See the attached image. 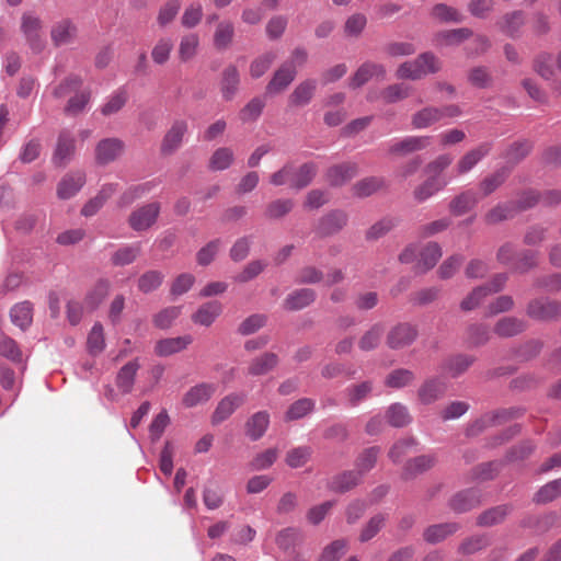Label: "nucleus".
Masks as SVG:
<instances>
[{
    "label": "nucleus",
    "mask_w": 561,
    "mask_h": 561,
    "mask_svg": "<svg viewBox=\"0 0 561 561\" xmlns=\"http://www.w3.org/2000/svg\"><path fill=\"white\" fill-rule=\"evenodd\" d=\"M317 174V165L313 162H307L299 168L293 163H286L278 171L270 176V183L274 186L288 185L290 188L301 190L308 186Z\"/></svg>",
    "instance_id": "1"
},
{
    "label": "nucleus",
    "mask_w": 561,
    "mask_h": 561,
    "mask_svg": "<svg viewBox=\"0 0 561 561\" xmlns=\"http://www.w3.org/2000/svg\"><path fill=\"white\" fill-rule=\"evenodd\" d=\"M440 67L439 59L433 53L426 51L413 60L402 62L396 71V77L402 80H420L438 72Z\"/></svg>",
    "instance_id": "2"
},
{
    "label": "nucleus",
    "mask_w": 561,
    "mask_h": 561,
    "mask_svg": "<svg viewBox=\"0 0 561 561\" xmlns=\"http://www.w3.org/2000/svg\"><path fill=\"white\" fill-rule=\"evenodd\" d=\"M43 21L32 12L23 13L21 18V31L24 34L31 49L38 53L45 47V39L42 33Z\"/></svg>",
    "instance_id": "3"
},
{
    "label": "nucleus",
    "mask_w": 561,
    "mask_h": 561,
    "mask_svg": "<svg viewBox=\"0 0 561 561\" xmlns=\"http://www.w3.org/2000/svg\"><path fill=\"white\" fill-rule=\"evenodd\" d=\"M417 335L416 325L409 322H400L390 328L386 336V343L391 350H402L413 344Z\"/></svg>",
    "instance_id": "4"
},
{
    "label": "nucleus",
    "mask_w": 561,
    "mask_h": 561,
    "mask_svg": "<svg viewBox=\"0 0 561 561\" xmlns=\"http://www.w3.org/2000/svg\"><path fill=\"white\" fill-rule=\"evenodd\" d=\"M160 204L152 202L130 213L128 224L135 231H145L152 227L160 214Z\"/></svg>",
    "instance_id": "5"
},
{
    "label": "nucleus",
    "mask_w": 561,
    "mask_h": 561,
    "mask_svg": "<svg viewBox=\"0 0 561 561\" xmlns=\"http://www.w3.org/2000/svg\"><path fill=\"white\" fill-rule=\"evenodd\" d=\"M527 314L538 321H551L561 317V301L548 298L531 300L526 309Z\"/></svg>",
    "instance_id": "6"
},
{
    "label": "nucleus",
    "mask_w": 561,
    "mask_h": 561,
    "mask_svg": "<svg viewBox=\"0 0 561 561\" xmlns=\"http://www.w3.org/2000/svg\"><path fill=\"white\" fill-rule=\"evenodd\" d=\"M518 414L519 410L516 409H502L485 413L468 427L467 433L468 435H477L484 428L504 424L508 420L516 417Z\"/></svg>",
    "instance_id": "7"
},
{
    "label": "nucleus",
    "mask_w": 561,
    "mask_h": 561,
    "mask_svg": "<svg viewBox=\"0 0 561 561\" xmlns=\"http://www.w3.org/2000/svg\"><path fill=\"white\" fill-rule=\"evenodd\" d=\"M492 150L491 142H481L473 149L467 151L459 158L455 165V174L463 175L469 173L483 158H485Z\"/></svg>",
    "instance_id": "8"
},
{
    "label": "nucleus",
    "mask_w": 561,
    "mask_h": 561,
    "mask_svg": "<svg viewBox=\"0 0 561 561\" xmlns=\"http://www.w3.org/2000/svg\"><path fill=\"white\" fill-rule=\"evenodd\" d=\"M432 141L431 136H407L389 144L388 152L394 156H407L426 149Z\"/></svg>",
    "instance_id": "9"
},
{
    "label": "nucleus",
    "mask_w": 561,
    "mask_h": 561,
    "mask_svg": "<svg viewBox=\"0 0 561 561\" xmlns=\"http://www.w3.org/2000/svg\"><path fill=\"white\" fill-rule=\"evenodd\" d=\"M78 35L76 23L69 18L56 21L50 28V38L55 46H66L75 43Z\"/></svg>",
    "instance_id": "10"
},
{
    "label": "nucleus",
    "mask_w": 561,
    "mask_h": 561,
    "mask_svg": "<svg viewBox=\"0 0 561 561\" xmlns=\"http://www.w3.org/2000/svg\"><path fill=\"white\" fill-rule=\"evenodd\" d=\"M188 125L184 119L173 122L169 130L165 133L161 142V153L164 156L172 154L182 145L184 135L187 133Z\"/></svg>",
    "instance_id": "11"
},
{
    "label": "nucleus",
    "mask_w": 561,
    "mask_h": 561,
    "mask_svg": "<svg viewBox=\"0 0 561 561\" xmlns=\"http://www.w3.org/2000/svg\"><path fill=\"white\" fill-rule=\"evenodd\" d=\"M446 389L447 386L440 378H427L417 389V399L422 404H433L445 396Z\"/></svg>",
    "instance_id": "12"
},
{
    "label": "nucleus",
    "mask_w": 561,
    "mask_h": 561,
    "mask_svg": "<svg viewBox=\"0 0 561 561\" xmlns=\"http://www.w3.org/2000/svg\"><path fill=\"white\" fill-rule=\"evenodd\" d=\"M347 222V215L342 210H332L321 217L316 226V233L328 237L337 233Z\"/></svg>",
    "instance_id": "13"
},
{
    "label": "nucleus",
    "mask_w": 561,
    "mask_h": 561,
    "mask_svg": "<svg viewBox=\"0 0 561 561\" xmlns=\"http://www.w3.org/2000/svg\"><path fill=\"white\" fill-rule=\"evenodd\" d=\"M124 142L118 138H105L95 147V160L99 164H108L116 160L124 151Z\"/></svg>",
    "instance_id": "14"
},
{
    "label": "nucleus",
    "mask_w": 561,
    "mask_h": 561,
    "mask_svg": "<svg viewBox=\"0 0 561 561\" xmlns=\"http://www.w3.org/2000/svg\"><path fill=\"white\" fill-rule=\"evenodd\" d=\"M386 68L381 64L371 61L364 62L350 79L348 85L352 89H358L367 83L373 77L386 78Z\"/></svg>",
    "instance_id": "15"
},
{
    "label": "nucleus",
    "mask_w": 561,
    "mask_h": 561,
    "mask_svg": "<svg viewBox=\"0 0 561 561\" xmlns=\"http://www.w3.org/2000/svg\"><path fill=\"white\" fill-rule=\"evenodd\" d=\"M449 182L448 178L427 175L426 180L413 190V197L417 203H423L443 191Z\"/></svg>",
    "instance_id": "16"
},
{
    "label": "nucleus",
    "mask_w": 561,
    "mask_h": 561,
    "mask_svg": "<svg viewBox=\"0 0 561 561\" xmlns=\"http://www.w3.org/2000/svg\"><path fill=\"white\" fill-rule=\"evenodd\" d=\"M358 165L353 162L336 164L328 169L325 179L331 186H342L355 178Z\"/></svg>",
    "instance_id": "17"
},
{
    "label": "nucleus",
    "mask_w": 561,
    "mask_h": 561,
    "mask_svg": "<svg viewBox=\"0 0 561 561\" xmlns=\"http://www.w3.org/2000/svg\"><path fill=\"white\" fill-rule=\"evenodd\" d=\"M297 75L296 69L289 65H282L273 75L271 81L266 85L267 94H278L286 90L289 84L295 80Z\"/></svg>",
    "instance_id": "18"
},
{
    "label": "nucleus",
    "mask_w": 561,
    "mask_h": 561,
    "mask_svg": "<svg viewBox=\"0 0 561 561\" xmlns=\"http://www.w3.org/2000/svg\"><path fill=\"white\" fill-rule=\"evenodd\" d=\"M193 342L191 335L168 337L159 340L154 346V353L160 357H168L185 350Z\"/></svg>",
    "instance_id": "19"
},
{
    "label": "nucleus",
    "mask_w": 561,
    "mask_h": 561,
    "mask_svg": "<svg viewBox=\"0 0 561 561\" xmlns=\"http://www.w3.org/2000/svg\"><path fill=\"white\" fill-rule=\"evenodd\" d=\"M216 391V385L202 382L187 390L183 397V404L193 408L207 402Z\"/></svg>",
    "instance_id": "20"
},
{
    "label": "nucleus",
    "mask_w": 561,
    "mask_h": 561,
    "mask_svg": "<svg viewBox=\"0 0 561 561\" xmlns=\"http://www.w3.org/2000/svg\"><path fill=\"white\" fill-rule=\"evenodd\" d=\"M436 459L433 455H421L407 461L402 470L403 480H412L434 467Z\"/></svg>",
    "instance_id": "21"
},
{
    "label": "nucleus",
    "mask_w": 561,
    "mask_h": 561,
    "mask_svg": "<svg viewBox=\"0 0 561 561\" xmlns=\"http://www.w3.org/2000/svg\"><path fill=\"white\" fill-rule=\"evenodd\" d=\"M85 183V175L82 172H75L65 175L58 184L57 195L61 199H69L75 196Z\"/></svg>",
    "instance_id": "22"
},
{
    "label": "nucleus",
    "mask_w": 561,
    "mask_h": 561,
    "mask_svg": "<svg viewBox=\"0 0 561 561\" xmlns=\"http://www.w3.org/2000/svg\"><path fill=\"white\" fill-rule=\"evenodd\" d=\"M244 394L231 393L221 399L214 411L213 423L218 424L227 420L244 402Z\"/></svg>",
    "instance_id": "23"
},
{
    "label": "nucleus",
    "mask_w": 561,
    "mask_h": 561,
    "mask_svg": "<svg viewBox=\"0 0 561 561\" xmlns=\"http://www.w3.org/2000/svg\"><path fill=\"white\" fill-rule=\"evenodd\" d=\"M222 312V305L217 301H208L202 305L192 316V321L196 324L209 327Z\"/></svg>",
    "instance_id": "24"
},
{
    "label": "nucleus",
    "mask_w": 561,
    "mask_h": 561,
    "mask_svg": "<svg viewBox=\"0 0 561 561\" xmlns=\"http://www.w3.org/2000/svg\"><path fill=\"white\" fill-rule=\"evenodd\" d=\"M75 153V139L69 131L60 133L53 157V161L57 165L67 163Z\"/></svg>",
    "instance_id": "25"
},
{
    "label": "nucleus",
    "mask_w": 561,
    "mask_h": 561,
    "mask_svg": "<svg viewBox=\"0 0 561 561\" xmlns=\"http://www.w3.org/2000/svg\"><path fill=\"white\" fill-rule=\"evenodd\" d=\"M442 111L436 106H425L416 111L411 117L415 129H425L442 121Z\"/></svg>",
    "instance_id": "26"
},
{
    "label": "nucleus",
    "mask_w": 561,
    "mask_h": 561,
    "mask_svg": "<svg viewBox=\"0 0 561 561\" xmlns=\"http://www.w3.org/2000/svg\"><path fill=\"white\" fill-rule=\"evenodd\" d=\"M240 83V73L236 66L229 65L222 71L220 81V91L226 101L232 100Z\"/></svg>",
    "instance_id": "27"
},
{
    "label": "nucleus",
    "mask_w": 561,
    "mask_h": 561,
    "mask_svg": "<svg viewBox=\"0 0 561 561\" xmlns=\"http://www.w3.org/2000/svg\"><path fill=\"white\" fill-rule=\"evenodd\" d=\"M270 425V414L266 411L254 413L245 423V434L251 440L260 439Z\"/></svg>",
    "instance_id": "28"
},
{
    "label": "nucleus",
    "mask_w": 561,
    "mask_h": 561,
    "mask_svg": "<svg viewBox=\"0 0 561 561\" xmlns=\"http://www.w3.org/2000/svg\"><path fill=\"white\" fill-rule=\"evenodd\" d=\"M478 202V194L472 190H468L455 196L448 207L453 215L461 216L471 210Z\"/></svg>",
    "instance_id": "29"
},
{
    "label": "nucleus",
    "mask_w": 561,
    "mask_h": 561,
    "mask_svg": "<svg viewBox=\"0 0 561 561\" xmlns=\"http://www.w3.org/2000/svg\"><path fill=\"white\" fill-rule=\"evenodd\" d=\"M140 365L137 359L125 364L116 376V386L123 393H129L135 383V377Z\"/></svg>",
    "instance_id": "30"
},
{
    "label": "nucleus",
    "mask_w": 561,
    "mask_h": 561,
    "mask_svg": "<svg viewBox=\"0 0 561 561\" xmlns=\"http://www.w3.org/2000/svg\"><path fill=\"white\" fill-rule=\"evenodd\" d=\"M316 299V293L310 288H301L290 293L285 301L284 307L287 310H300L311 305Z\"/></svg>",
    "instance_id": "31"
},
{
    "label": "nucleus",
    "mask_w": 561,
    "mask_h": 561,
    "mask_svg": "<svg viewBox=\"0 0 561 561\" xmlns=\"http://www.w3.org/2000/svg\"><path fill=\"white\" fill-rule=\"evenodd\" d=\"M479 502V493L476 490H467L455 494L449 501V506L456 513H463L477 506Z\"/></svg>",
    "instance_id": "32"
},
{
    "label": "nucleus",
    "mask_w": 561,
    "mask_h": 561,
    "mask_svg": "<svg viewBox=\"0 0 561 561\" xmlns=\"http://www.w3.org/2000/svg\"><path fill=\"white\" fill-rule=\"evenodd\" d=\"M154 186L156 183L153 181L131 185L119 196L117 205L122 208L127 207L135 201L149 194Z\"/></svg>",
    "instance_id": "33"
},
{
    "label": "nucleus",
    "mask_w": 561,
    "mask_h": 561,
    "mask_svg": "<svg viewBox=\"0 0 561 561\" xmlns=\"http://www.w3.org/2000/svg\"><path fill=\"white\" fill-rule=\"evenodd\" d=\"M199 36L196 33H190L181 37L178 47V57L181 62H188L198 53Z\"/></svg>",
    "instance_id": "34"
},
{
    "label": "nucleus",
    "mask_w": 561,
    "mask_h": 561,
    "mask_svg": "<svg viewBox=\"0 0 561 561\" xmlns=\"http://www.w3.org/2000/svg\"><path fill=\"white\" fill-rule=\"evenodd\" d=\"M111 289V284L107 279H100L88 293L84 299V308L89 311L95 310L100 304L105 299Z\"/></svg>",
    "instance_id": "35"
},
{
    "label": "nucleus",
    "mask_w": 561,
    "mask_h": 561,
    "mask_svg": "<svg viewBox=\"0 0 561 561\" xmlns=\"http://www.w3.org/2000/svg\"><path fill=\"white\" fill-rule=\"evenodd\" d=\"M458 528L459 525L456 523L436 524L427 527L423 533V537L430 543H437L455 534Z\"/></svg>",
    "instance_id": "36"
},
{
    "label": "nucleus",
    "mask_w": 561,
    "mask_h": 561,
    "mask_svg": "<svg viewBox=\"0 0 561 561\" xmlns=\"http://www.w3.org/2000/svg\"><path fill=\"white\" fill-rule=\"evenodd\" d=\"M511 168L503 167L485 176L479 185L482 196H488L495 192L507 179Z\"/></svg>",
    "instance_id": "37"
},
{
    "label": "nucleus",
    "mask_w": 561,
    "mask_h": 561,
    "mask_svg": "<svg viewBox=\"0 0 561 561\" xmlns=\"http://www.w3.org/2000/svg\"><path fill=\"white\" fill-rule=\"evenodd\" d=\"M360 478L362 476L357 471H345L332 478L329 489L339 493L347 492L358 484Z\"/></svg>",
    "instance_id": "38"
},
{
    "label": "nucleus",
    "mask_w": 561,
    "mask_h": 561,
    "mask_svg": "<svg viewBox=\"0 0 561 561\" xmlns=\"http://www.w3.org/2000/svg\"><path fill=\"white\" fill-rule=\"evenodd\" d=\"M128 93L126 89L119 88L107 96L104 104L101 106L100 112L104 116H111L118 113L127 103Z\"/></svg>",
    "instance_id": "39"
},
{
    "label": "nucleus",
    "mask_w": 561,
    "mask_h": 561,
    "mask_svg": "<svg viewBox=\"0 0 561 561\" xmlns=\"http://www.w3.org/2000/svg\"><path fill=\"white\" fill-rule=\"evenodd\" d=\"M316 87L314 80L308 79L300 82L290 94V103L295 106L307 105L314 94Z\"/></svg>",
    "instance_id": "40"
},
{
    "label": "nucleus",
    "mask_w": 561,
    "mask_h": 561,
    "mask_svg": "<svg viewBox=\"0 0 561 561\" xmlns=\"http://www.w3.org/2000/svg\"><path fill=\"white\" fill-rule=\"evenodd\" d=\"M278 363V357L274 353H264L255 357L249 365L248 371L252 376H261L270 373Z\"/></svg>",
    "instance_id": "41"
},
{
    "label": "nucleus",
    "mask_w": 561,
    "mask_h": 561,
    "mask_svg": "<svg viewBox=\"0 0 561 561\" xmlns=\"http://www.w3.org/2000/svg\"><path fill=\"white\" fill-rule=\"evenodd\" d=\"M386 417L388 423L393 427L407 426L412 421L408 408L399 402L393 403L388 408Z\"/></svg>",
    "instance_id": "42"
},
{
    "label": "nucleus",
    "mask_w": 561,
    "mask_h": 561,
    "mask_svg": "<svg viewBox=\"0 0 561 561\" xmlns=\"http://www.w3.org/2000/svg\"><path fill=\"white\" fill-rule=\"evenodd\" d=\"M442 256V248L436 242L427 243L420 253L419 268L423 272L435 266Z\"/></svg>",
    "instance_id": "43"
},
{
    "label": "nucleus",
    "mask_w": 561,
    "mask_h": 561,
    "mask_svg": "<svg viewBox=\"0 0 561 561\" xmlns=\"http://www.w3.org/2000/svg\"><path fill=\"white\" fill-rule=\"evenodd\" d=\"M526 323L523 320L513 317H504L495 324L494 331L503 337L514 336L523 332Z\"/></svg>",
    "instance_id": "44"
},
{
    "label": "nucleus",
    "mask_w": 561,
    "mask_h": 561,
    "mask_svg": "<svg viewBox=\"0 0 561 561\" xmlns=\"http://www.w3.org/2000/svg\"><path fill=\"white\" fill-rule=\"evenodd\" d=\"M385 182L382 178L370 176L365 178L358 182H356L353 187V194L357 197H367L371 194L376 193L383 186Z\"/></svg>",
    "instance_id": "45"
},
{
    "label": "nucleus",
    "mask_w": 561,
    "mask_h": 561,
    "mask_svg": "<svg viewBox=\"0 0 561 561\" xmlns=\"http://www.w3.org/2000/svg\"><path fill=\"white\" fill-rule=\"evenodd\" d=\"M12 322L21 329L27 328L33 318V308L28 301L16 304L10 312Z\"/></svg>",
    "instance_id": "46"
},
{
    "label": "nucleus",
    "mask_w": 561,
    "mask_h": 561,
    "mask_svg": "<svg viewBox=\"0 0 561 561\" xmlns=\"http://www.w3.org/2000/svg\"><path fill=\"white\" fill-rule=\"evenodd\" d=\"M373 391L371 381H363L358 385H352L345 390L347 403L351 407L358 405L362 401L366 400Z\"/></svg>",
    "instance_id": "47"
},
{
    "label": "nucleus",
    "mask_w": 561,
    "mask_h": 561,
    "mask_svg": "<svg viewBox=\"0 0 561 561\" xmlns=\"http://www.w3.org/2000/svg\"><path fill=\"white\" fill-rule=\"evenodd\" d=\"M473 363V358L467 355H457L447 359L443 365V370L450 377H458L465 373Z\"/></svg>",
    "instance_id": "48"
},
{
    "label": "nucleus",
    "mask_w": 561,
    "mask_h": 561,
    "mask_svg": "<svg viewBox=\"0 0 561 561\" xmlns=\"http://www.w3.org/2000/svg\"><path fill=\"white\" fill-rule=\"evenodd\" d=\"M524 24V14L522 11H514L503 16L499 26L503 33L510 37H515Z\"/></svg>",
    "instance_id": "49"
},
{
    "label": "nucleus",
    "mask_w": 561,
    "mask_h": 561,
    "mask_svg": "<svg viewBox=\"0 0 561 561\" xmlns=\"http://www.w3.org/2000/svg\"><path fill=\"white\" fill-rule=\"evenodd\" d=\"M140 253V244L125 245L115 251L112 255V263L116 266H124L133 263Z\"/></svg>",
    "instance_id": "50"
},
{
    "label": "nucleus",
    "mask_w": 561,
    "mask_h": 561,
    "mask_svg": "<svg viewBox=\"0 0 561 561\" xmlns=\"http://www.w3.org/2000/svg\"><path fill=\"white\" fill-rule=\"evenodd\" d=\"M294 208V201L290 198H278L271 202L265 209V217L268 219H280Z\"/></svg>",
    "instance_id": "51"
},
{
    "label": "nucleus",
    "mask_w": 561,
    "mask_h": 561,
    "mask_svg": "<svg viewBox=\"0 0 561 561\" xmlns=\"http://www.w3.org/2000/svg\"><path fill=\"white\" fill-rule=\"evenodd\" d=\"M453 161L454 157L450 153H442L425 165L424 172L426 175L447 178L444 172L451 165Z\"/></svg>",
    "instance_id": "52"
},
{
    "label": "nucleus",
    "mask_w": 561,
    "mask_h": 561,
    "mask_svg": "<svg viewBox=\"0 0 561 561\" xmlns=\"http://www.w3.org/2000/svg\"><path fill=\"white\" fill-rule=\"evenodd\" d=\"M234 156L230 148H218L209 159V169L213 171H224L233 162Z\"/></svg>",
    "instance_id": "53"
},
{
    "label": "nucleus",
    "mask_w": 561,
    "mask_h": 561,
    "mask_svg": "<svg viewBox=\"0 0 561 561\" xmlns=\"http://www.w3.org/2000/svg\"><path fill=\"white\" fill-rule=\"evenodd\" d=\"M234 34L233 24L229 21L220 22L214 34V44L218 49H226L232 42Z\"/></svg>",
    "instance_id": "54"
},
{
    "label": "nucleus",
    "mask_w": 561,
    "mask_h": 561,
    "mask_svg": "<svg viewBox=\"0 0 561 561\" xmlns=\"http://www.w3.org/2000/svg\"><path fill=\"white\" fill-rule=\"evenodd\" d=\"M88 351L92 355H98L105 348V337L103 325L100 322L94 323L88 335Z\"/></svg>",
    "instance_id": "55"
},
{
    "label": "nucleus",
    "mask_w": 561,
    "mask_h": 561,
    "mask_svg": "<svg viewBox=\"0 0 561 561\" xmlns=\"http://www.w3.org/2000/svg\"><path fill=\"white\" fill-rule=\"evenodd\" d=\"M411 87L404 83L390 84L381 91V98L386 103H397L411 94Z\"/></svg>",
    "instance_id": "56"
},
{
    "label": "nucleus",
    "mask_w": 561,
    "mask_h": 561,
    "mask_svg": "<svg viewBox=\"0 0 561 561\" xmlns=\"http://www.w3.org/2000/svg\"><path fill=\"white\" fill-rule=\"evenodd\" d=\"M559 496H561V478L541 486L534 500L538 504H546Z\"/></svg>",
    "instance_id": "57"
},
{
    "label": "nucleus",
    "mask_w": 561,
    "mask_h": 561,
    "mask_svg": "<svg viewBox=\"0 0 561 561\" xmlns=\"http://www.w3.org/2000/svg\"><path fill=\"white\" fill-rule=\"evenodd\" d=\"M314 409V401L308 398L299 399L294 402L285 414L286 421L299 420L309 414Z\"/></svg>",
    "instance_id": "58"
},
{
    "label": "nucleus",
    "mask_w": 561,
    "mask_h": 561,
    "mask_svg": "<svg viewBox=\"0 0 561 561\" xmlns=\"http://www.w3.org/2000/svg\"><path fill=\"white\" fill-rule=\"evenodd\" d=\"M508 513H510V507L506 505H500V506L490 508V510L483 512L478 517V524L480 526H488V527L496 525V524L501 523L502 520H504V518L507 516Z\"/></svg>",
    "instance_id": "59"
},
{
    "label": "nucleus",
    "mask_w": 561,
    "mask_h": 561,
    "mask_svg": "<svg viewBox=\"0 0 561 561\" xmlns=\"http://www.w3.org/2000/svg\"><path fill=\"white\" fill-rule=\"evenodd\" d=\"M383 333V327L380 323L374 324L368 331H366L359 340V348L368 352L376 348L380 342Z\"/></svg>",
    "instance_id": "60"
},
{
    "label": "nucleus",
    "mask_w": 561,
    "mask_h": 561,
    "mask_svg": "<svg viewBox=\"0 0 561 561\" xmlns=\"http://www.w3.org/2000/svg\"><path fill=\"white\" fill-rule=\"evenodd\" d=\"M172 49L173 42L171 38H160L151 50V58L153 62L157 65H164L169 60Z\"/></svg>",
    "instance_id": "61"
},
{
    "label": "nucleus",
    "mask_w": 561,
    "mask_h": 561,
    "mask_svg": "<svg viewBox=\"0 0 561 561\" xmlns=\"http://www.w3.org/2000/svg\"><path fill=\"white\" fill-rule=\"evenodd\" d=\"M164 275L158 271H148L138 279V288L140 291L148 294L160 287Z\"/></svg>",
    "instance_id": "62"
},
{
    "label": "nucleus",
    "mask_w": 561,
    "mask_h": 561,
    "mask_svg": "<svg viewBox=\"0 0 561 561\" xmlns=\"http://www.w3.org/2000/svg\"><path fill=\"white\" fill-rule=\"evenodd\" d=\"M91 99L90 91H82L71 96L65 107V113L70 116H76L82 113Z\"/></svg>",
    "instance_id": "63"
},
{
    "label": "nucleus",
    "mask_w": 561,
    "mask_h": 561,
    "mask_svg": "<svg viewBox=\"0 0 561 561\" xmlns=\"http://www.w3.org/2000/svg\"><path fill=\"white\" fill-rule=\"evenodd\" d=\"M312 450L308 446H299L290 449L286 455V463L290 468H300L310 459Z\"/></svg>",
    "instance_id": "64"
}]
</instances>
